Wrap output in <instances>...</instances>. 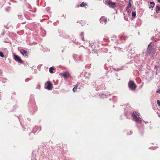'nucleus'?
<instances>
[{"label": "nucleus", "mask_w": 160, "mask_h": 160, "mask_svg": "<svg viewBox=\"0 0 160 160\" xmlns=\"http://www.w3.org/2000/svg\"><path fill=\"white\" fill-rule=\"evenodd\" d=\"M128 87L132 90H134L136 88V85L134 84L133 82L130 81L129 82Z\"/></svg>", "instance_id": "nucleus-3"}, {"label": "nucleus", "mask_w": 160, "mask_h": 160, "mask_svg": "<svg viewBox=\"0 0 160 160\" xmlns=\"http://www.w3.org/2000/svg\"><path fill=\"white\" fill-rule=\"evenodd\" d=\"M129 7H127L126 8V10L127 11V12H129L130 11V9H129Z\"/></svg>", "instance_id": "nucleus-20"}, {"label": "nucleus", "mask_w": 160, "mask_h": 160, "mask_svg": "<svg viewBox=\"0 0 160 160\" xmlns=\"http://www.w3.org/2000/svg\"><path fill=\"white\" fill-rule=\"evenodd\" d=\"M99 96L102 98H104L106 97V95L103 94H100Z\"/></svg>", "instance_id": "nucleus-13"}, {"label": "nucleus", "mask_w": 160, "mask_h": 160, "mask_svg": "<svg viewBox=\"0 0 160 160\" xmlns=\"http://www.w3.org/2000/svg\"><path fill=\"white\" fill-rule=\"evenodd\" d=\"M62 75L63 76L64 78H66L67 77L69 76V74L68 72H63L62 73Z\"/></svg>", "instance_id": "nucleus-8"}, {"label": "nucleus", "mask_w": 160, "mask_h": 160, "mask_svg": "<svg viewBox=\"0 0 160 160\" xmlns=\"http://www.w3.org/2000/svg\"><path fill=\"white\" fill-rule=\"evenodd\" d=\"M131 6H132L130 2H129V5L128 6V7H129V8H130V7H131Z\"/></svg>", "instance_id": "nucleus-22"}, {"label": "nucleus", "mask_w": 160, "mask_h": 160, "mask_svg": "<svg viewBox=\"0 0 160 160\" xmlns=\"http://www.w3.org/2000/svg\"><path fill=\"white\" fill-rule=\"evenodd\" d=\"M157 93L160 92V88L158 89L156 91Z\"/></svg>", "instance_id": "nucleus-21"}, {"label": "nucleus", "mask_w": 160, "mask_h": 160, "mask_svg": "<svg viewBox=\"0 0 160 160\" xmlns=\"http://www.w3.org/2000/svg\"><path fill=\"white\" fill-rule=\"evenodd\" d=\"M54 68H53L52 67H51L50 68H49V69L50 72L51 73H53V71L52 70H54Z\"/></svg>", "instance_id": "nucleus-11"}, {"label": "nucleus", "mask_w": 160, "mask_h": 160, "mask_svg": "<svg viewBox=\"0 0 160 160\" xmlns=\"http://www.w3.org/2000/svg\"><path fill=\"white\" fill-rule=\"evenodd\" d=\"M104 18L102 17L100 19V22L101 23H103V22L104 21Z\"/></svg>", "instance_id": "nucleus-15"}, {"label": "nucleus", "mask_w": 160, "mask_h": 160, "mask_svg": "<svg viewBox=\"0 0 160 160\" xmlns=\"http://www.w3.org/2000/svg\"><path fill=\"white\" fill-rule=\"evenodd\" d=\"M87 4L86 3H84V2H82V3L80 4V6L81 7H83L84 6L86 5Z\"/></svg>", "instance_id": "nucleus-14"}, {"label": "nucleus", "mask_w": 160, "mask_h": 160, "mask_svg": "<svg viewBox=\"0 0 160 160\" xmlns=\"http://www.w3.org/2000/svg\"><path fill=\"white\" fill-rule=\"evenodd\" d=\"M133 120L135 121L136 122L140 124L142 122L141 118L139 116L140 114L135 111L133 112L132 115Z\"/></svg>", "instance_id": "nucleus-1"}, {"label": "nucleus", "mask_w": 160, "mask_h": 160, "mask_svg": "<svg viewBox=\"0 0 160 160\" xmlns=\"http://www.w3.org/2000/svg\"><path fill=\"white\" fill-rule=\"evenodd\" d=\"M14 59L16 61L18 62L22 63L23 62V61L22 60L21 58L17 55H14Z\"/></svg>", "instance_id": "nucleus-5"}, {"label": "nucleus", "mask_w": 160, "mask_h": 160, "mask_svg": "<svg viewBox=\"0 0 160 160\" xmlns=\"http://www.w3.org/2000/svg\"><path fill=\"white\" fill-rule=\"evenodd\" d=\"M104 23L105 24H106V23H107V21L106 19H105L104 20Z\"/></svg>", "instance_id": "nucleus-23"}, {"label": "nucleus", "mask_w": 160, "mask_h": 160, "mask_svg": "<svg viewBox=\"0 0 160 160\" xmlns=\"http://www.w3.org/2000/svg\"><path fill=\"white\" fill-rule=\"evenodd\" d=\"M0 56L2 58L4 57V55L3 54V53L2 52H0Z\"/></svg>", "instance_id": "nucleus-16"}, {"label": "nucleus", "mask_w": 160, "mask_h": 160, "mask_svg": "<svg viewBox=\"0 0 160 160\" xmlns=\"http://www.w3.org/2000/svg\"><path fill=\"white\" fill-rule=\"evenodd\" d=\"M46 88L49 90H51L52 88V85L50 81H48L45 83Z\"/></svg>", "instance_id": "nucleus-4"}, {"label": "nucleus", "mask_w": 160, "mask_h": 160, "mask_svg": "<svg viewBox=\"0 0 160 160\" xmlns=\"http://www.w3.org/2000/svg\"><path fill=\"white\" fill-rule=\"evenodd\" d=\"M156 11L157 13H158L160 11V7L157 5L156 7Z\"/></svg>", "instance_id": "nucleus-9"}, {"label": "nucleus", "mask_w": 160, "mask_h": 160, "mask_svg": "<svg viewBox=\"0 0 160 160\" xmlns=\"http://www.w3.org/2000/svg\"><path fill=\"white\" fill-rule=\"evenodd\" d=\"M119 70H120L119 69H118V68L116 69V70H117V71H119Z\"/></svg>", "instance_id": "nucleus-24"}, {"label": "nucleus", "mask_w": 160, "mask_h": 160, "mask_svg": "<svg viewBox=\"0 0 160 160\" xmlns=\"http://www.w3.org/2000/svg\"><path fill=\"white\" fill-rule=\"evenodd\" d=\"M132 16L133 18H134L136 16V13L135 12H132Z\"/></svg>", "instance_id": "nucleus-12"}, {"label": "nucleus", "mask_w": 160, "mask_h": 160, "mask_svg": "<svg viewBox=\"0 0 160 160\" xmlns=\"http://www.w3.org/2000/svg\"><path fill=\"white\" fill-rule=\"evenodd\" d=\"M106 2L109 6H111L112 8L115 5V2H112L110 0H107Z\"/></svg>", "instance_id": "nucleus-7"}, {"label": "nucleus", "mask_w": 160, "mask_h": 160, "mask_svg": "<svg viewBox=\"0 0 160 160\" xmlns=\"http://www.w3.org/2000/svg\"><path fill=\"white\" fill-rule=\"evenodd\" d=\"M158 2H160V0H158Z\"/></svg>", "instance_id": "nucleus-25"}, {"label": "nucleus", "mask_w": 160, "mask_h": 160, "mask_svg": "<svg viewBox=\"0 0 160 160\" xmlns=\"http://www.w3.org/2000/svg\"><path fill=\"white\" fill-rule=\"evenodd\" d=\"M83 32H82L81 34V36L82 37V39L83 40Z\"/></svg>", "instance_id": "nucleus-19"}, {"label": "nucleus", "mask_w": 160, "mask_h": 160, "mask_svg": "<svg viewBox=\"0 0 160 160\" xmlns=\"http://www.w3.org/2000/svg\"><path fill=\"white\" fill-rule=\"evenodd\" d=\"M150 3L151 4V5L150 7H149V8H153L154 7V5H155V3L153 2H150Z\"/></svg>", "instance_id": "nucleus-10"}, {"label": "nucleus", "mask_w": 160, "mask_h": 160, "mask_svg": "<svg viewBox=\"0 0 160 160\" xmlns=\"http://www.w3.org/2000/svg\"><path fill=\"white\" fill-rule=\"evenodd\" d=\"M157 103L158 106H160V101L159 100H158L157 101Z\"/></svg>", "instance_id": "nucleus-18"}, {"label": "nucleus", "mask_w": 160, "mask_h": 160, "mask_svg": "<svg viewBox=\"0 0 160 160\" xmlns=\"http://www.w3.org/2000/svg\"><path fill=\"white\" fill-rule=\"evenodd\" d=\"M21 53L25 57H27L28 56V53L24 49H21L20 50Z\"/></svg>", "instance_id": "nucleus-6"}, {"label": "nucleus", "mask_w": 160, "mask_h": 160, "mask_svg": "<svg viewBox=\"0 0 160 160\" xmlns=\"http://www.w3.org/2000/svg\"><path fill=\"white\" fill-rule=\"evenodd\" d=\"M155 51V50L153 47L151 45L150 43L148 46V48L147 50V52L146 53L147 56H148V54H150L152 53H153Z\"/></svg>", "instance_id": "nucleus-2"}, {"label": "nucleus", "mask_w": 160, "mask_h": 160, "mask_svg": "<svg viewBox=\"0 0 160 160\" xmlns=\"http://www.w3.org/2000/svg\"><path fill=\"white\" fill-rule=\"evenodd\" d=\"M77 86H76L73 88L72 90H73V91L74 92H75V91H76V90L77 89Z\"/></svg>", "instance_id": "nucleus-17"}]
</instances>
